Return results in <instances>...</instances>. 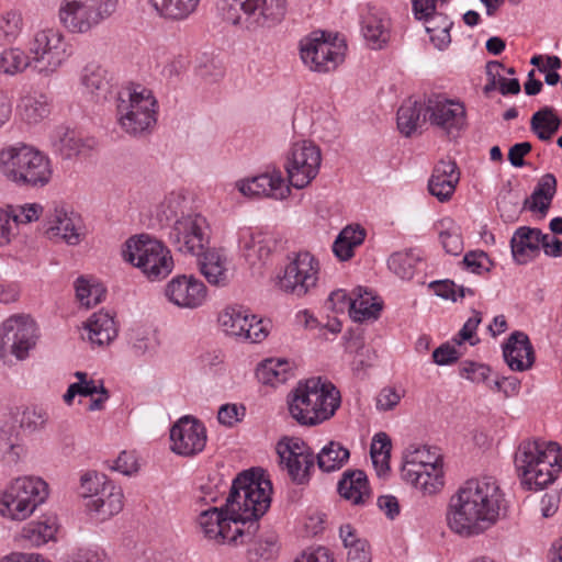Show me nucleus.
<instances>
[{
    "instance_id": "18",
    "label": "nucleus",
    "mask_w": 562,
    "mask_h": 562,
    "mask_svg": "<svg viewBox=\"0 0 562 562\" xmlns=\"http://www.w3.org/2000/svg\"><path fill=\"white\" fill-rule=\"evenodd\" d=\"M35 345V325L27 316L15 315L0 327V357L10 348L18 359H24Z\"/></svg>"
},
{
    "instance_id": "43",
    "label": "nucleus",
    "mask_w": 562,
    "mask_h": 562,
    "mask_svg": "<svg viewBox=\"0 0 562 562\" xmlns=\"http://www.w3.org/2000/svg\"><path fill=\"white\" fill-rule=\"evenodd\" d=\"M256 374L263 384H281L291 376L290 363L283 359H268L258 367Z\"/></svg>"
},
{
    "instance_id": "53",
    "label": "nucleus",
    "mask_w": 562,
    "mask_h": 562,
    "mask_svg": "<svg viewBox=\"0 0 562 562\" xmlns=\"http://www.w3.org/2000/svg\"><path fill=\"white\" fill-rule=\"evenodd\" d=\"M277 553L278 543L273 536L258 540L248 551L249 559L256 562H269L277 555Z\"/></svg>"
},
{
    "instance_id": "32",
    "label": "nucleus",
    "mask_w": 562,
    "mask_h": 562,
    "mask_svg": "<svg viewBox=\"0 0 562 562\" xmlns=\"http://www.w3.org/2000/svg\"><path fill=\"white\" fill-rule=\"evenodd\" d=\"M87 338L91 345L99 347L109 345L117 335L114 318L108 312H98L86 323Z\"/></svg>"
},
{
    "instance_id": "38",
    "label": "nucleus",
    "mask_w": 562,
    "mask_h": 562,
    "mask_svg": "<svg viewBox=\"0 0 562 562\" xmlns=\"http://www.w3.org/2000/svg\"><path fill=\"white\" fill-rule=\"evenodd\" d=\"M420 21L424 23L431 43L438 49H443L450 44V29L452 26V22L445 12L440 11L438 13L430 14Z\"/></svg>"
},
{
    "instance_id": "61",
    "label": "nucleus",
    "mask_w": 562,
    "mask_h": 562,
    "mask_svg": "<svg viewBox=\"0 0 562 562\" xmlns=\"http://www.w3.org/2000/svg\"><path fill=\"white\" fill-rule=\"evenodd\" d=\"M460 353L458 350L446 342L436 348L432 352V360L438 366H449L458 361Z\"/></svg>"
},
{
    "instance_id": "15",
    "label": "nucleus",
    "mask_w": 562,
    "mask_h": 562,
    "mask_svg": "<svg viewBox=\"0 0 562 562\" xmlns=\"http://www.w3.org/2000/svg\"><path fill=\"white\" fill-rule=\"evenodd\" d=\"M424 121L454 138L467 124L465 109L462 103L442 94H431L425 101Z\"/></svg>"
},
{
    "instance_id": "20",
    "label": "nucleus",
    "mask_w": 562,
    "mask_h": 562,
    "mask_svg": "<svg viewBox=\"0 0 562 562\" xmlns=\"http://www.w3.org/2000/svg\"><path fill=\"white\" fill-rule=\"evenodd\" d=\"M226 506L209 508L199 516V526L205 538L217 543H229L234 546L249 542L244 536H237L236 524L229 518Z\"/></svg>"
},
{
    "instance_id": "60",
    "label": "nucleus",
    "mask_w": 562,
    "mask_h": 562,
    "mask_svg": "<svg viewBox=\"0 0 562 562\" xmlns=\"http://www.w3.org/2000/svg\"><path fill=\"white\" fill-rule=\"evenodd\" d=\"M462 263L471 272L481 274L490 270L491 261L484 251H470L463 257Z\"/></svg>"
},
{
    "instance_id": "57",
    "label": "nucleus",
    "mask_w": 562,
    "mask_h": 562,
    "mask_svg": "<svg viewBox=\"0 0 562 562\" xmlns=\"http://www.w3.org/2000/svg\"><path fill=\"white\" fill-rule=\"evenodd\" d=\"M460 374L473 383H487L491 368L484 363L464 361L460 367Z\"/></svg>"
},
{
    "instance_id": "49",
    "label": "nucleus",
    "mask_w": 562,
    "mask_h": 562,
    "mask_svg": "<svg viewBox=\"0 0 562 562\" xmlns=\"http://www.w3.org/2000/svg\"><path fill=\"white\" fill-rule=\"evenodd\" d=\"M76 297L82 306L90 308L95 306L105 296V289L99 283L91 284L87 279L80 277L75 283Z\"/></svg>"
},
{
    "instance_id": "59",
    "label": "nucleus",
    "mask_w": 562,
    "mask_h": 562,
    "mask_svg": "<svg viewBox=\"0 0 562 562\" xmlns=\"http://www.w3.org/2000/svg\"><path fill=\"white\" fill-rule=\"evenodd\" d=\"M413 13L416 20H423L430 14L440 12L447 0H412Z\"/></svg>"
},
{
    "instance_id": "22",
    "label": "nucleus",
    "mask_w": 562,
    "mask_h": 562,
    "mask_svg": "<svg viewBox=\"0 0 562 562\" xmlns=\"http://www.w3.org/2000/svg\"><path fill=\"white\" fill-rule=\"evenodd\" d=\"M238 191L248 198H271L274 200L286 199L291 189L285 183L280 170H272L236 182Z\"/></svg>"
},
{
    "instance_id": "42",
    "label": "nucleus",
    "mask_w": 562,
    "mask_h": 562,
    "mask_svg": "<svg viewBox=\"0 0 562 562\" xmlns=\"http://www.w3.org/2000/svg\"><path fill=\"white\" fill-rule=\"evenodd\" d=\"M239 247L245 258L252 265L267 259L270 255V247L261 234H255L245 229L239 236Z\"/></svg>"
},
{
    "instance_id": "2",
    "label": "nucleus",
    "mask_w": 562,
    "mask_h": 562,
    "mask_svg": "<svg viewBox=\"0 0 562 562\" xmlns=\"http://www.w3.org/2000/svg\"><path fill=\"white\" fill-rule=\"evenodd\" d=\"M272 485L262 469H251L238 474L233 481L226 499V510L237 536L250 541L259 529L258 520L271 504Z\"/></svg>"
},
{
    "instance_id": "28",
    "label": "nucleus",
    "mask_w": 562,
    "mask_h": 562,
    "mask_svg": "<svg viewBox=\"0 0 562 562\" xmlns=\"http://www.w3.org/2000/svg\"><path fill=\"white\" fill-rule=\"evenodd\" d=\"M86 506L100 520H106L123 509V492L113 483L105 484Z\"/></svg>"
},
{
    "instance_id": "10",
    "label": "nucleus",
    "mask_w": 562,
    "mask_h": 562,
    "mask_svg": "<svg viewBox=\"0 0 562 562\" xmlns=\"http://www.w3.org/2000/svg\"><path fill=\"white\" fill-rule=\"evenodd\" d=\"M120 0H61L60 24L72 34H87L117 11Z\"/></svg>"
},
{
    "instance_id": "31",
    "label": "nucleus",
    "mask_w": 562,
    "mask_h": 562,
    "mask_svg": "<svg viewBox=\"0 0 562 562\" xmlns=\"http://www.w3.org/2000/svg\"><path fill=\"white\" fill-rule=\"evenodd\" d=\"M338 493L353 505H362L370 497L367 475L361 470H348L338 482Z\"/></svg>"
},
{
    "instance_id": "47",
    "label": "nucleus",
    "mask_w": 562,
    "mask_h": 562,
    "mask_svg": "<svg viewBox=\"0 0 562 562\" xmlns=\"http://www.w3.org/2000/svg\"><path fill=\"white\" fill-rule=\"evenodd\" d=\"M419 262V256L409 250L393 254L387 260V266L401 279L409 280L414 277Z\"/></svg>"
},
{
    "instance_id": "54",
    "label": "nucleus",
    "mask_w": 562,
    "mask_h": 562,
    "mask_svg": "<svg viewBox=\"0 0 562 562\" xmlns=\"http://www.w3.org/2000/svg\"><path fill=\"white\" fill-rule=\"evenodd\" d=\"M450 225L440 232L439 238L447 254L458 256L463 249L460 228L450 221Z\"/></svg>"
},
{
    "instance_id": "46",
    "label": "nucleus",
    "mask_w": 562,
    "mask_h": 562,
    "mask_svg": "<svg viewBox=\"0 0 562 562\" xmlns=\"http://www.w3.org/2000/svg\"><path fill=\"white\" fill-rule=\"evenodd\" d=\"M27 67L33 68L31 56L18 47H10L0 54V72L7 76L22 74Z\"/></svg>"
},
{
    "instance_id": "45",
    "label": "nucleus",
    "mask_w": 562,
    "mask_h": 562,
    "mask_svg": "<svg viewBox=\"0 0 562 562\" xmlns=\"http://www.w3.org/2000/svg\"><path fill=\"white\" fill-rule=\"evenodd\" d=\"M249 319L248 312L237 306L225 308L218 316V322L227 334L244 339Z\"/></svg>"
},
{
    "instance_id": "19",
    "label": "nucleus",
    "mask_w": 562,
    "mask_h": 562,
    "mask_svg": "<svg viewBox=\"0 0 562 562\" xmlns=\"http://www.w3.org/2000/svg\"><path fill=\"white\" fill-rule=\"evenodd\" d=\"M300 55L305 66L317 72H329L342 63L344 54L323 37H305L300 43Z\"/></svg>"
},
{
    "instance_id": "24",
    "label": "nucleus",
    "mask_w": 562,
    "mask_h": 562,
    "mask_svg": "<svg viewBox=\"0 0 562 562\" xmlns=\"http://www.w3.org/2000/svg\"><path fill=\"white\" fill-rule=\"evenodd\" d=\"M46 218V235L50 239H61L69 245L80 243L79 218L74 213H68L63 206H55Z\"/></svg>"
},
{
    "instance_id": "50",
    "label": "nucleus",
    "mask_w": 562,
    "mask_h": 562,
    "mask_svg": "<svg viewBox=\"0 0 562 562\" xmlns=\"http://www.w3.org/2000/svg\"><path fill=\"white\" fill-rule=\"evenodd\" d=\"M23 18L21 12L10 10L0 15V43H12L21 34Z\"/></svg>"
},
{
    "instance_id": "29",
    "label": "nucleus",
    "mask_w": 562,
    "mask_h": 562,
    "mask_svg": "<svg viewBox=\"0 0 562 562\" xmlns=\"http://www.w3.org/2000/svg\"><path fill=\"white\" fill-rule=\"evenodd\" d=\"M198 257L200 271L210 284L226 285L228 283L227 258L221 250L205 248Z\"/></svg>"
},
{
    "instance_id": "40",
    "label": "nucleus",
    "mask_w": 562,
    "mask_h": 562,
    "mask_svg": "<svg viewBox=\"0 0 562 562\" xmlns=\"http://www.w3.org/2000/svg\"><path fill=\"white\" fill-rule=\"evenodd\" d=\"M562 120L550 106H544L533 113L530 120V128L539 139L548 142L559 131Z\"/></svg>"
},
{
    "instance_id": "34",
    "label": "nucleus",
    "mask_w": 562,
    "mask_h": 562,
    "mask_svg": "<svg viewBox=\"0 0 562 562\" xmlns=\"http://www.w3.org/2000/svg\"><path fill=\"white\" fill-rule=\"evenodd\" d=\"M155 12L169 21H182L195 12L200 0H148Z\"/></svg>"
},
{
    "instance_id": "64",
    "label": "nucleus",
    "mask_w": 562,
    "mask_h": 562,
    "mask_svg": "<svg viewBox=\"0 0 562 562\" xmlns=\"http://www.w3.org/2000/svg\"><path fill=\"white\" fill-rule=\"evenodd\" d=\"M268 336V330L261 319H257V316L250 315V319L247 325L245 339L250 342H260Z\"/></svg>"
},
{
    "instance_id": "27",
    "label": "nucleus",
    "mask_w": 562,
    "mask_h": 562,
    "mask_svg": "<svg viewBox=\"0 0 562 562\" xmlns=\"http://www.w3.org/2000/svg\"><path fill=\"white\" fill-rule=\"evenodd\" d=\"M542 240V233L538 228L527 226L517 228L510 239L514 260L518 265H526L531 261L539 254Z\"/></svg>"
},
{
    "instance_id": "13",
    "label": "nucleus",
    "mask_w": 562,
    "mask_h": 562,
    "mask_svg": "<svg viewBox=\"0 0 562 562\" xmlns=\"http://www.w3.org/2000/svg\"><path fill=\"white\" fill-rule=\"evenodd\" d=\"M322 164L319 147L311 140L294 143L284 164L288 179L296 189L308 186L318 175Z\"/></svg>"
},
{
    "instance_id": "39",
    "label": "nucleus",
    "mask_w": 562,
    "mask_h": 562,
    "mask_svg": "<svg viewBox=\"0 0 562 562\" xmlns=\"http://www.w3.org/2000/svg\"><path fill=\"white\" fill-rule=\"evenodd\" d=\"M350 452L341 443L330 441L315 456V461L323 472L340 470L349 460Z\"/></svg>"
},
{
    "instance_id": "6",
    "label": "nucleus",
    "mask_w": 562,
    "mask_h": 562,
    "mask_svg": "<svg viewBox=\"0 0 562 562\" xmlns=\"http://www.w3.org/2000/svg\"><path fill=\"white\" fill-rule=\"evenodd\" d=\"M156 105L157 101L149 89L126 87L117 94V122L126 133L140 135L156 124Z\"/></svg>"
},
{
    "instance_id": "55",
    "label": "nucleus",
    "mask_w": 562,
    "mask_h": 562,
    "mask_svg": "<svg viewBox=\"0 0 562 562\" xmlns=\"http://www.w3.org/2000/svg\"><path fill=\"white\" fill-rule=\"evenodd\" d=\"M48 422V414L40 407L26 408L21 417L20 425L24 430L34 432L45 427Z\"/></svg>"
},
{
    "instance_id": "56",
    "label": "nucleus",
    "mask_w": 562,
    "mask_h": 562,
    "mask_svg": "<svg viewBox=\"0 0 562 562\" xmlns=\"http://www.w3.org/2000/svg\"><path fill=\"white\" fill-rule=\"evenodd\" d=\"M436 295L451 300L456 302L458 297L462 299L467 293L473 295L474 292L471 289H467L464 286H457L453 281L443 280V281H435L430 283Z\"/></svg>"
},
{
    "instance_id": "12",
    "label": "nucleus",
    "mask_w": 562,
    "mask_h": 562,
    "mask_svg": "<svg viewBox=\"0 0 562 562\" xmlns=\"http://www.w3.org/2000/svg\"><path fill=\"white\" fill-rule=\"evenodd\" d=\"M318 279V260L308 251H300L290 258L279 277L278 286L286 294L303 297L316 288Z\"/></svg>"
},
{
    "instance_id": "23",
    "label": "nucleus",
    "mask_w": 562,
    "mask_h": 562,
    "mask_svg": "<svg viewBox=\"0 0 562 562\" xmlns=\"http://www.w3.org/2000/svg\"><path fill=\"white\" fill-rule=\"evenodd\" d=\"M167 299L182 308H196L205 300L207 290L204 283L193 276H177L165 288Z\"/></svg>"
},
{
    "instance_id": "48",
    "label": "nucleus",
    "mask_w": 562,
    "mask_h": 562,
    "mask_svg": "<svg viewBox=\"0 0 562 562\" xmlns=\"http://www.w3.org/2000/svg\"><path fill=\"white\" fill-rule=\"evenodd\" d=\"M422 106L416 101L406 100L397 111V127L405 136H411L420 123Z\"/></svg>"
},
{
    "instance_id": "8",
    "label": "nucleus",
    "mask_w": 562,
    "mask_h": 562,
    "mask_svg": "<svg viewBox=\"0 0 562 562\" xmlns=\"http://www.w3.org/2000/svg\"><path fill=\"white\" fill-rule=\"evenodd\" d=\"M223 18L248 29L270 27L280 23L286 13V0H220Z\"/></svg>"
},
{
    "instance_id": "9",
    "label": "nucleus",
    "mask_w": 562,
    "mask_h": 562,
    "mask_svg": "<svg viewBox=\"0 0 562 562\" xmlns=\"http://www.w3.org/2000/svg\"><path fill=\"white\" fill-rule=\"evenodd\" d=\"M123 258L139 268L151 281L166 278L173 269L170 250L148 235L130 238L125 244Z\"/></svg>"
},
{
    "instance_id": "33",
    "label": "nucleus",
    "mask_w": 562,
    "mask_h": 562,
    "mask_svg": "<svg viewBox=\"0 0 562 562\" xmlns=\"http://www.w3.org/2000/svg\"><path fill=\"white\" fill-rule=\"evenodd\" d=\"M52 111L50 99L44 93H29L20 99L18 112L22 121L37 124L48 117Z\"/></svg>"
},
{
    "instance_id": "62",
    "label": "nucleus",
    "mask_w": 562,
    "mask_h": 562,
    "mask_svg": "<svg viewBox=\"0 0 562 562\" xmlns=\"http://www.w3.org/2000/svg\"><path fill=\"white\" fill-rule=\"evenodd\" d=\"M293 562H334V558L327 548L317 547L304 550Z\"/></svg>"
},
{
    "instance_id": "25",
    "label": "nucleus",
    "mask_w": 562,
    "mask_h": 562,
    "mask_svg": "<svg viewBox=\"0 0 562 562\" xmlns=\"http://www.w3.org/2000/svg\"><path fill=\"white\" fill-rule=\"evenodd\" d=\"M459 180L457 164L452 160H440L428 181L429 193L440 202H447L452 198Z\"/></svg>"
},
{
    "instance_id": "14",
    "label": "nucleus",
    "mask_w": 562,
    "mask_h": 562,
    "mask_svg": "<svg viewBox=\"0 0 562 562\" xmlns=\"http://www.w3.org/2000/svg\"><path fill=\"white\" fill-rule=\"evenodd\" d=\"M168 240L179 252L200 256L209 244L206 220L199 214H188L171 226Z\"/></svg>"
},
{
    "instance_id": "52",
    "label": "nucleus",
    "mask_w": 562,
    "mask_h": 562,
    "mask_svg": "<svg viewBox=\"0 0 562 562\" xmlns=\"http://www.w3.org/2000/svg\"><path fill=\"white\" fill-rule=\"evenodd\" d=\"M104 474H100L95 471H88L80 477V495L86 498H94L97 493L105 486L111 484Z\"/></svg>"
},
{
    "instance_id": "4",
    "label": "nucleus",
    "mask_w": 562,
    "mask_h": 562,
    "mask_svg": "<svg viewBox=\"0 0 562 562\" xmlns=\"http://www.w3.org/2000/svg\"><path fill=\"white\" fill-rule=\"evenodd\" d=\"M339 406V391L321 378L299 382L288 395L289 413L303 426H315L329 419Z\"/></svg>"
},
{
    "instance_id": "41",
    "label": "nucleus",
    "mask_w": 562,
    "mask_h": 562,
    "mask_svg": "<svg viewBox=\"0 0 562 562\" xmlns=\"http://www.w3.org/2000/svg\"><path fill=\"white\" fill-rule=\"evenodd\" d=\"M50 140L53 146L67 158L91 147L75 131L67 127H57L53 132Z\"/></svg>"
},
{
    "instance_id": "21",
    "label": "nucleus",
    "mask_w": 562,
    "mask_h": 562,
    "mask_svg": "<svg viewBox=\"0 0 562 562\" xmlns=\"http://www.w3.org/2000/svg\"><path fill=\"white\" fill-rule=\"evenodd\" d=\"M170 441L175 453L184 457L194 456L204 449L206 431L199 420L184 416L171 427Z\"/></svg>"
},
{
    "instance_id": "44",
    "label": "nucleus",
    "mask_w": 562,
    "mask_h": 562,
    "mask_svg": "<svg viewBox=\"0 0 562 562\" xmlns=\"http://www.w3.org/2000/svg\"><path fill=\"white\" fill-rule=\"evenodd\" d=\"M362 32L367 41L381 47L389 38V20L380 12L370 10L363 18Z\"/></svg>"
},
{
    "instance_id": "35",
    "label": "nucleus",
    "mask_w": 562,
    "mask_h": 562,
    "mask_svg": "<svg viewBox=\"0 0 562 562\" xmlns=\"http://www.w3.org/2000/svg\"><path fill=\"white\" fill-rule=\"evenodd\" d=\"M58 530L57 518L55 515L44 516L38 521L26 524L21 537L29 542L30 546L38 547L54 539Z\"/></svg>"
},
{
    "instance_id": "30",
    "label": "nucleus",
    "mask_w": 562,
    "mask_h": 562,
    "mask_svg": "<svg viewBox=\"0 0 562 562\" xmlns=\"http://www.w3.org/2000/svg\"><path fill=\"white\" fill-rule=\"evenodd\" d=\"M382 310V302L368 289L358 286L351 292L349 299V314L355 322L376 319Z\"/></svg>"
},
{
    "instance_id": "63",
    "label": "nucleus",
    "mask_w": 562,
    "mask_h": 562,
    "mask_svg": "<svg viewBox=\"0 0 562 562\" xmlns=\"http://www.w3.org/2000/svg\"><path fill=\"white\" fill-rule=\"evenodd\" d=\"M402 395L392 387L383 389L376 397V408L379 411H391L401 401Z\"/></svg>"
},
{
    "instance_id": "58",
    "label": "nucleus",
    "mask_w": 562,
    "mask_h": 562,
    "mask_svg": "<svg viewBox=\"0 0 562 562\" xmlns=\"http://www.w3.org/2000/svg\"><path fill=\"white\" fill-rule=\"evenodd\" d=\"M42 212V205L32 203L12 207L7 217H12L15 223L29 224L33 221H37Z\"/></svg>"
},
{
    "instance_id": "17",
    "label": "nucleus",
    "mask_w": 562,
    "mask_h": 562,
    "mask_svg": "<svg viewBox=\"0 0 562 562\" xmlns=\"http://www.w3.org/2000/svg\"><path fill=\"white\" fill-rule=\"evenodd\" d=\"M402 477L419 490L424 495H434L445 485L442 462L439 457L425 461L420 452L406 460L401 470Z\"/></svg>"
},
{
    "instance_id": "37",
    "label": "nucleus",
    "mask_w": 562,
    "mask_h": 562,
    "mask_svg": "<svg viewBox=\"0 0 562 562\" xmlns=\"http://www.w3.org/2000/svg\"><path fill=\"white\" fill-rule=\"evenodd\" d=\"M366 238V231L360 225L346 226L337 236L333 244V251L335 256L346 261L353 257V250L360 246Z\"/></svg>"
},
{
    "instance_id": "1",
    "label": "nucleus",
    "mask_w": 562,
    "mask_h": 562,
    "mask_svg": "<svg viewBox=\"0 0 562 562\" xmlns=\"http://www.w3.org/2000/svg\"><path fill=\"white\" fill-rule=\"evenodd\" d=\"M505 510V494L497 480L484 475L458 487L449 499L446 521L453 533L470 538L493 527Z\"/></svg>"
},
{
    "instance_id": "7",
    "label": "nucleus",
    "mask_w": 562,
    "mask_h": 562,
    "mask_svg": "<svg viewBox=\"0 0 562 562\" xmlns=\"http://www.w3.org/2000/svg\"><path fill=\"white\" fill-rule=\"evenodd\" d=\"M47 496L48 485L41 477H18L0 490V515L12 520H24Z\"/></svg>"
},
{
    "instance_id": "11",
    "label": "nucleus",
    "mask_w": 562,
    "mask_h": 562,
    "mask_svg": "<svg viewBox=\"0 0 562 562\" xmlns=\"http://www.w3.org/2000/svg\"><path fill=\"white\" fill-rule=\"evenodd\" d=\"M29 50L33 69L38 74L50 75L70 56L69 45L61 32L53 29L35 33Z\"/></svg>"
},
{
    "instance_id": "26",
    "label": "nucleus",
    "mask_w": 562,
    "mask_h": 562,
    "mask_svg": "<svg viewBox=\"0 0 562 562\" xmlns=\"http://www.w3.org/2000/svg\"><path fill=\"white\" fill-rule=\"evenodd\" d=\"M508 367L514 371H525L532 367L535 352L529 337L522 331H514L503 347Z\"/></svg>"
},
{
    "instance_id": "36",
    "label": "nucleus",
    "mask_w": 562,
    "mask_h": 562,
    "mask_svg": "<svg viewBox=\"0 0 562 562\" xmlns=\"http://www.w3.org/2000/svg\"><path fill=\"white\" fill-rule=\"evenodd\" d=\"M557 191V179L552 173H546L537 183L530 198L524 202V207L530 211L546 213Z\"/></svg>"
},
{
    "instance_id": "3",
    "label": "nucleus",
    "mask_w": 562,
    "mask_h": 562,
    "mask_svg": "<svg viewBox=\"0 0 562 562\" xmlns=\"http://www.w3.org/2000/svg\"><path fill=\"white\" fill-rule=\"evenodd\" d=\"M515 465L527 490H542L552 484L562 471V448L555 441L524 440L515 453Z\"/></svg>"
},
{
    "instance_id": "5",
    "label": "nucleus",
    "mask_w": 562,
    "mask_h": 562,
    "mask_svg": "<svg viewBox=\"0 0 562 562\" xmlns=\"http://www.w3.org/2000/svg\"><path fill=\"white\" fill-rule=\"evenodd\" d=\"M0 172L9 182L26 189L44 188L53 177L48 156L25 143L0 149Z\"/></svg>"
},
{
    "instance_id": "51",
    "label": "nucleus",
    "mask_w": 562,
    "mask_h": 562,
    "mask_svg": "<svg viewBox=\"0 0 562 562\" xmlns=\"http://www.w3.org/2000/svg\"><path fill=\"white\" fill-rule=\"evenodd\" d=\"M80 80L82 86L91 94L106 91L109 85L104 70L99 65L94 64H88L82 69Z\"/></svg>"
},
{
    "instance_id": "16",
    "label": "nucleus",
    "mask_w": 562,
    "mask_h": 562,
    "mask_svg": "<svg viewBox=\"0 0 562 562\" xmlns=\"http://www.w3.org/2000/svg\"><path fill=\"white\" fill-rule=\"evenodd\" d=\"M279 463L290 480L297 484H307L315 465L314 451L302 440L284 439L278 442Z\"/></svg>"
}]
</instances>
